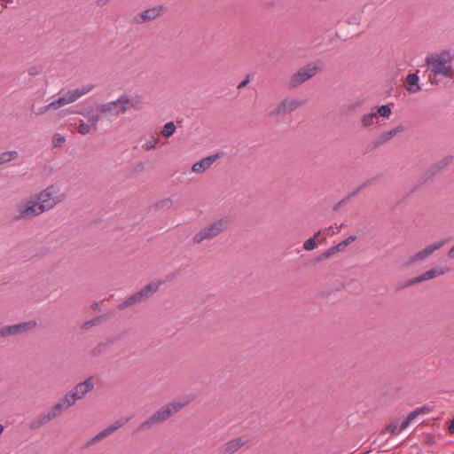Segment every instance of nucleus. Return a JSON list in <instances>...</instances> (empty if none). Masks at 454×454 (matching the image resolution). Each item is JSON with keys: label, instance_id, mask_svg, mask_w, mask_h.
Instances as JSON below:
<instances>
[{"label": "nucleus", "instance_id": "obj_31", "mask_svg": "<svg viewBox=\"0 0 454 454\" xmlns=\"http://www.w3.org/2000/svg\"><path fill=\"white\" fill-rule=\"evenodd\" d=\"M176 127L173 121L167 122L164 126L160 134L165 137H171L176 132Z\"/></svg>", "mask_w": 454, "mask_h": 454}, {"label": "nucleus", "instance_id": "obj_60", "mask_svg": "<svg viewBox=\"0 0 454 454\" xmlns=\"http://www.w3.org/2000/svg\"><path fill=\"white\" fill-rule=\"evenodd\" d=\"M411 422V421L409 419L405 418V419L402 422L400 426L399 431L405 429L410 425Z\"/></svg>", "mask_w": 454, "mask_h": 454}, {"label": "nucleus", "instance_id": "obj_29", "mask_svg": "<svg viewBox=\"0 0 454 454\" xmlns=\"http://www.w3.org/2000/svg\"><path fill=\"white\" fill-rule=\"evenodd\" d=\"M430 411L431 409L427 405H424L411 411L406 418L412 421L419 415L428 413Z\"/></svg>", "mask_w": 454, "mask_h": 454}, {"label": "nucleus", "instance_id": "obj_62", "mask_svg": "<svg viewBox=\"0 0 454 454\" xmlns=\"http://www.w3.org/2000/svg\"><path fill=\"white\" fill-rule=\"evenodd\" d=\"M449 431H450V433L454 434V417L452 418V419L450 422Z\"/></svg>", "mask_w": 454, "mask_h": 454}, {"label": "nucleus", "instance_id": "obj_55", "mask_svg": "<svg viewBox=\"0 0 454 454\" xmlns=\"http://www.w3.org/2000/svg\"><path fill=\"white\" fill-rule=\"evenodd\" d=\"M428 80H429L430 83L433 85H438L440 82V81L436 78V76H434V74H433L432 73H430V74L428 76Z\"/></svg>", "mask_w": 454, "mask_h": 454}, {"label": "nucleus", "instance_id": "obj_50", "mask_svg": "<svg viewBox=\"0 0 454 454\" xmlns=\"http://www.w3.org/2000/svg\"><path fill=\"white\" fill-rule=\"evenodd\" d=\"M348 201V198H343L342 200H340L339 202H337L333 207V211H338L341 207H343L344 205H346V203Z\"/></svg>", "mask_w": 454, "mask_h": 454}, {"label": "nucleus", "instance_id": "obj_45", "mask_svg": "<svg viewBox=\"0 0 454 454\" xmlns=\"http://www.w3.org/2000/svg\"><path fill=\"white\" fill-rule=\"evenodd\" d=\"M448 242H449V239H441V240H438L437 242L430 244V247H431L433 252H434V251L442 248Z\"/></svg>", "mask_w": 454, "mask_h": 454}, {"label": "nucleus", "instance_id": "obj_47", "mask_svg": "<svg viewBox=\"0 0 454 454\" xmlns=\"http://www.w3.org/2000/svg\"><path fill=\"white\" fill-rule=\"evenodd\" d=\"M421 283L419 276L408 279L400 288H405L416 284Z\"/></svg>", "mask_w": 454, "mask_h": 454}, {"label": "nucleus", "instance_id": "obj_22", "mask_svg": "<svg viewBox=\"0 0 454 454\" xmlns=\"http://www.w3.org/2000/svg\"><path fill=\"white\" fill-rule=\"evenodd\" d=\"M444 270L442 269L433 268L431 270H427L423 274L419 275L420 282L427 281L429 279H432L434 278H436L438 276H441L444 274Z\"/></svg>", "mask_w": 454, "mask_h": 454}, {"label": "nucleus", "instance_id": "obj_24", "mask_svg": "<svg viewBox=\"0 0 454 454\" xmlns=\"http://www.w3.org/2000/svg\"><path fill=\"white\" fill-rule=\"evenodd\" d=\"M106 319V315H100V316H97L95 317H93L92 319L90 320H88V321H85L81 325V329L82 330H88L90 329V327L92 326H95V325H100L101 323H103L105 320Z\"/></svg>", "mask_w": 454, "mask_h": 454}, {"label": "nucleus", "instance_id": "obj_11", "mask_svg": "<svg viewBox=\"0 0 454 454\" xmlns=\"http://www.w3.org/2000/svg\"><path fill=\"white\" fill-rule=\"evenodd\" d=\"M221 157L220 153H216L213 155L207 156L200 160V161L195 162L192 170L198 174L204 173L207 169H208L212 164Z\"/></svg>", "mask_w": 454, "mask_h": 454}, {"label": "nucleus", "instance_id": "obj_13", "mask_svg": "<svg viewBox=\"0 0 454 454\" xmlns=\"http://www.w3.org/2000/svg\"><path fill=\"white\" fill-rule=\"evenodd\" d=\"M94 85H88L82 89L68 90L63 97L67 99V104L76 101L82 96L87 94L93 89Z\"/></svg>", "mask_w": 454, "mask_h": 454}, {"label": "nucleus", "instance_id": "obj_27", "mask_svg": "<svg viewBox=\"0 0 454 454\" xmlns=\"http://www.w3.org/2000/svg\"><path fill=\"white\" fill-rule=\"evenodd\" d=\"M18 157L17 151H6L0 153V165L10 162Z\"/></svg>", "mask_w": 454, "mask_h": 454}, {"label": "nucleus", "instance_id": "obj_37", "mask_svg": "<svg viewBox=\"0 0 454 454\" xmlns=\"http://www.w3.org/2000/svg\"><path fill=\"white\" fill-rule=\"evenodd\" d=\"M333 255V254L331 251V249L329 248V249L325 250L324 253H322L321 254H319L318 256L315 257L312 262L314 263H317V262H323V261L332 257Z\"/></svg>", "mask_w": 454, "mask_h": 454}, {"label": "nucleus", "instance_id": "obj_6", "mask_svg": "<svg viewBox=\"0 0 454 454\" xmlns=\"http://www.w3.org/2000/svg\"><path fill=\"white\" fill-rule=\"evenodd\" d=\"M37 326L35 320L22 322L15 325L0 326V343L4 342L9 337H13L33 331Z\"/></svg>", "mask_w": 454, "mask_h": 454}, {"label": "nucleus", "instance_id": "obj_44", "mask_svg": "<svg viewBox=\"0 0 454 454\" xmlns=\"http://www.w3.org/2000/svg\"><path fill=\"white\" fill-rule=\"evenodd\" d=\"M386 432H389L392 434H397L400 431L397 429V426L395 424L391 423L381 431V434H385Z\"/></svg>", "mask_w": 454, "mask_h": 454}, {"label": "nucleus", "instance_id": "obj_30", "mask_svg": "<svg viewBox=\"0 0 454 454\" xmlns=\"http://www.w3.org/2000/svg\"><path fill=\"white\" fill-rule=\"evenodd\" d=\"M377 118V114L371 113L364 114L361 118V124L364 128H368L374 123V120Z\"/></svg>", "mask_w": 454, "mask_h": 454}, {"label": "nucleus", "instance_id": "obj_34", "mask_svg": "<svg viewBox=\"0 0 454 454\" xmlns=\"http://www.w3.org/2000/svg\"><path fill=\"white\" fill-rule=\"evenodd\" d=\"M157 424L153 420V419L150 416L147 419H145L144 422H142L138 427L137 430L139 431H147L150 430L153 427L156 426Z\"/></svg>", "mask_w": 454, "mask_h": 454}, {"label": "nucleus", "instance_id": "obj_52", "mask_svg": "<svg viewBox=\"0 0 454 454\" xmlns=\"http://www.w3.org/2000/svg\"><path fill=\"white\" fill-rule=\"evenodd\" d=\"M363 105V101L362 100H358V101H356L355 103L349 105L348 106V110L349 112H354L356 111L357 108H359L361 106Z\"/></svg>", "mask_w": 454, "mask_h": 454}, {"label": "nucleus", "instance_id": "obj_41", "mask_svg": "<svg viewBox=\"0 0 454 454\" xmlns=\"http://www.w3.org/2000/svg\"><path fill=\"white\" fill-rule=\"evenodd\" d=\"M90 128H91V126L90 125V123H86L82 121L77 127V131L81 135H87V134L90 133Z\"/></svg>", "mask_w": 454, "mask_h": 454}, {"label": "nucleus", "instance_id": "obj_10", "mask_svg": "<svg viewBox=\"0 0 454 454\" xmlns=\"http://www.w3.org/2000/svg\"><path fill=\"white\" fill-rule=\"evenodd\" d=\"M94 388V382L92 377H89L84 381L76 384L71 392L74 393V396L80 400L82 399L88 393L92 391Z\"/></svg>", "mask_w": 454, "mask_h": 454}, {"label": "nucleus", "instance_id": "obj_21", "mask_svg": "<svg viewBox=\"0 0 454 454\" xmlns=\"http://www.w3.org/2000/svg\"><path fill=\"white\" fill-rule=\"evenodd\" d=\"M437 172L434 168L431 165L419 178L417 185L415 188L425 184L428 180H431Z\"/></svg>", "mask_w": 454, "mask_h": 454}, {"label": "nucleus", "instance_id": "obj_16", "mask_svg": "<svg viewBox=\"0 0 454 454\" xmlns=\"http://www.w3.org/2000/svg\"><path fill=\"white\" fill-rule=\"evenodd\" d=\"M116 339L114 337L107 338L105 341L99 342L96 347L91 350V355L93 356H98L103 352H105L107 348H109L114 342Z\"/></svg>", "mask_w": 454, "mask_h": 454}, {"label": "nucleus", "instance_id": "obj_19", "mask_svg": "<svg viewBox=\"0 0 454 454\" xmlns=\"http://www.w3.org/2000/svg\"><path fill=\"white\" fill-rule=\"evenodd\" d=\"M124 425V422L121 420H117L114 424L110 425L106 428L100 431L98 434L101 438V440L106 438L111 435L117 429L121 428Z\"/></svg>", "mask_w": 454, "mask_h": 454}, {"label": "nucleus", "instance_id": "obj_61", "mask_svg": "<svg viewBox=\"0 0 454 454\" xmlns=\"http://www.w3.org/2000/svg\"><path fill=\"white\" fill-rule=\"evenodd\" d=\"M58 101H59V104L60 107L63 106L67 105V99H65V98L63 96L59 97L58 98Z\"/></svg>", "mask_w": 454, "mask_h": 454}, {"label": "nucleus", "instance_id": "obj_15", "mask_svg": "<svg viewBox=\"0 0 454 454\" xmlns=\"http://www.w3.org/2000/svg\"><path fill=\"white\" fill-rule=\"evenodd\" d=\"M405 89L410 93H417L421 90V87L419 84V76L417 73L409 74L405 79Z\"/></svg>", "mask_w": 454, "mask_h": 454}, {"label": "nucleus", "instance_id": "obj_49", "mask_svg": "<svg viewBox=\"0 0 454 454\" xmlns=\"http://www.w3.org/2000/svg\"><path fill=\"white\" fill-rule=\"evenodd\" d=\"M60 107L58 99L51 102L49 105L44 106V110H57Z\"/></svg>", "mask_w": 454, "mask_h": 454}, {"label": "nucleus", "instance_id": "obj_7", "mask_svg": "<svg viewBox=\"0 0 454 454\" xmlns=\"http://www.w3.org/2000/svg\"><path fill=\"white\" fill-rule=\"evenodd\" d=\"M319 72L320 68L317 65L309 63L292 74L288 82V86L292 89L297 88Z\"/></svg>", "mask_w": 454, "mask_h": 454}, {"label": "nucleus", "instance_id": "obj_40", "mask_svg": "<svg viewBox=\"0 0 454 454\" xmlns=\"http://www.w3.org/2000/svg\"><path fill=\"white\" fill-rule=\"evenodd\" d=\"M66 142V137L60 134H55L52 137V145L54 147H61Z\"/></svg>", "mask_w": 454, "mask_h": 454}, {"label": "nucleus", "instance_id": "obj_17", "mask_svg": "<svg viewBox=\"0 0 454 454\" xmlns=\"http://www.w3.org/2000/svg\"><path fill=\"white\" fill-rule=\"evenodd\" d=\"M389 141L390 138L388 137V135L384 131L367 145L366 150L369 152L373 151Z\"/></svg>", "mask_w": 454, "mask_h": 454}, {"label": "nucleus", "instance_id": "obj_51", "mask_svg": "<svg viewBox=\"0 0 454 454\" xmlns=\"http://www.w3.org/2000/svg\"><path fill=\"white\" fill-rule=\"evenodd\" d=\"M55 410H59V411L62 414L63 411H67L68 408L65 405V403H62L61 399L56 403L55 404Z\"/></svg>", "mask_w": 454, "mask_h": 454}, {"label": "nucleus", "instance_id": "obj_43", "mask_svg": "<svg viewBox=\"0 0 454 454\" xmlns=\"http://www.w3.org/2000/svg\"><path fill=\"white\" fill-rule=\"evenodd\" d=\"M316 247H317V243L315 241V239L309 238L307 240H305L304 243H303V248L306 251H311L314 248H316Z\"/></svg>", "mask_w": 454, "mask_h": 454}, {"label": "nucleus", "instance_id": "obj_12", "mask_svg": "<svg viewBox=\"0 0 454 454\" xmlns=\"http://www.w3.org/2000/svg\"><path fill=\"white\" fill-rule=\"evenodd\" d=\"M246 441L242 437H237L230 440L226 443L223 444L219 448L220 454H234L236 453L241 447L246 444Z\"/></svg>", "mask_w": 454, "mask_h": 454}, {"label": "nucleus", "instance_id": "obj_8", "mask_svg": "<svg viewBox=\"0 0 454 454\" xmlns=\"http://www.w3.org/2000/svg\"><path fill=\"white\" fill-rule=\"evenodd\" d=\"M58 192V187L55 185H50L46 189L41 191L38 193L33 195V197L40 202V205H45L47 211L54 207L56 204L60 202L62 199L55 196Z\"/></svg>", "mask_w": 454, "mask_h": 454}, {"label": "nucleus", "instance_id": "obj_54", "mask_svg": "<svg viewBox=\"0 0 454 454\" xmlns=\"http://www.w3.org/2000/svg\"><path fill=\"white\" fill-rule=\"evenodd\" d=\"M101 441V438L98 436V434H96L93 438H91L86 444H85V448H90V446H92L93 444H95L96 442Z\"/></svg>", "mask_w": 454, "mask_h": 454}, {"label": "nucleus", "instance_id": "obj_35", "mask_svg": "<svg viewBox=\"0 0 454 454\" xmlns=\"http://www.w3.org/2000/svg\"><path fill=\"white\" fill-rule=\"evenodd\" d=\"M450 162V158L446 157L442 159L441 160L432 164V166L434 168L435 171L438 173L442 169L445 168Z\"/></svg>", "mask_w": 454, "mask_h": 454}, {"label": "nucleus", "instance_id": "obj_36", "mask_svg": "<svg viewBox=\"0 0 454 454\" xmlns=\"http://www.w3.org/2000/svg\"><path fill=\"white\" fill-rule=\"evenodd\" d=\"M285 101H286V106L288 113H292L293 111L296 110L298 107H300L303 104V101H300V100H296V99H293L290 101H288L287 99H285Z\"/></svg>", "mask_w": 454, "mask_h": 454}, {"label": "nucleus", "instance_id": "obj_56", "mask_svg": "<svg viewBox=\"0 0 454 454\" xmlns=\"http://www.w3.org/2000/svg\"><path fill=\"white\" fill-rule=\"evenodd\" d=\"M250 82V77L249 75L247 76V78L245 80H243L242 82H240L238 85V89H243L245 88Z\"/></svg>", "mask_w": 454, "mask_h": 454}, {"label": "nucleus", "instance_id": "obj_33", "mask_svg": "<svg viewBox=\"0 0 454 454\" xmlns=\"http://www.w3.org/2000/svg\"><path fill=\"white\" fill-rule=\"evenodd\" d=\"M375 114H377V117L381 116L383 118H389L392 114V110L388 105H383L377 107V112Z\"/></svg>", "mask_w": 454, "mask_h": 454}, {"label": "nucleus", "instance_id": "obj_18", "mask_svg": "<svg viewBox=\"0 0 454 454\" xmlns=\"http://www.w3.org/2000/svg\"><path fill=\"white\" fill-rule=\"evenodd\" d=\"M51 419L48 417L47 413L41 414L39 417L35 418L28 424V427L30 430H36L41 427L48 424Z\"/></svg>", "mask_w": 454, "mask_h": 454}, {"label": "nucleus", "instance_id": "obj_57", "mask_svg": "<svg viewBox=\"0 0 454 454\" xmlns=\"http://www.w3.org/2000/svg\"><path fill=\"white\" fill-rule=\"evenodd\" d=\"M27 72H28V74H29V75H31V76H35V75H37V74H38V73H39V71H38V69H37V67H29V68H28V70H27Z\"/></svg>", "mask_w": 454, "mask_h": 454}, {"label": "nucleus", "instance_id": "obj_48", "mask_svg": "<svg viewBox=\"0 0 454 454\" xmlns=\"http://www.w3.org/2000/svg\"><path fill=\"white\" fill-rule=\"evenodd\" d=\"M48 417L52 420L61 415L59 410H55V405H53L51 410L47 412Z\"/></svg>", "mask_w": 454, "mask_h": 454}, {"label": "nucleus", "instance_id": "obj_32", "mask_svg": "<svg viewBox=\"0 0 454 454\" xmlns=\"http://www.w3.org/2000/svg\"><path fill=\"white\" fill-rule=\"evenodd\" d=\"M77 400H78V399L74 396V393H72V392H71V390H70V391H68V392L64 395V397H63V398H61L62 403H65V405H66L67 408H69V407L73 406V405L76 403V401H77Z\"/></svg>", "mask_w": 454, "mask_h": 454}, {"label": "nucleus", "instance_id": "obj_26", "mask_svg": "<svg viewBox=\"0 0 454 454\" xmlns=\"http://www.w3.org/2000/svg\"><path fill=\"white\" fill-rule=\"evenodd\" d=\"M286 114H288V112L286 106V101L284 99L278 105V106L274 110L269 112L268 115L270 117H277L279 115H284Z\"/></svg>", "mask_w": 454, "mask_h": 454}, {"label": "nucleus", "instance_id": "obj_38", "mask_svg": "<svg viewBox=\"0 0 454 454\" xmlns=\"http://www.w3.org/2000/svg\"><path fill=\"white\" fill-rule=\"evenodd\" d=\"M333 255V254L331 251V249L329 248V249L325 250L324 253H322L321 254H319L318 256L315 257L312 262L314 263H317V262H323V261L332 257Z\"/></svg>", "mask_w": 454, "mask_h": 454}, {"label": "nucleus", "instance_id": "obj_53", "mask_svg": "<svg viewBox=\"0 0 454 454\" xmlns=\"http://www.w3.org/2000/svg\"><path fill=\"white\" fill-rule=\"evenodd\" d=\"M375 181H376V177L369 178V179H366L365 181H364L359 186L363 190V189L368 187L369 185L372 184Z\"/></svg>", "mask_w": 454, "mask_h": 454}, {"label": "nucleus", "instance_id": "obj_63", "mask_svg": "<svg viewBox=\"0 0 454 454\" xmlns=\"http://www.w3.org/2000/svg\"><path fill=\"white\" fill-rule=\"evenodd\" d=\"M448 256L451 259H454V246L449 250Z\"/></svg>", "mask_w": 454, "mask_h": 454}, {"label": "nucleus", "instance_id": "obj_5", "mask_svg": "<svg viewBox=\"0 0 454 454\" xmlns=\"http://www.w3.org/2000/svg\"><path fill=\"white\" fill-rule=\"evenodd\" d=\"M47 207L43 204L40 205V202L31 196L26 200L23 205L19 207L18 214L13 219L15 221L31 219L47 211Z\"/></svg>", "mask_w": 454, "mask_h": 454}, {"label": "nucleus", "instance_id": "obj_23", "mask_svg": "<svg viewBox=\"0 0 454 454\" xmlns=\"http://www.w3.org/2000/svg\"><path fill=\"white\" fill-rule=\"evenodd\" d=\"M356 239V236L351 235V236L348 237L346 239H344L341 242H340L339 244H337L336 246L330 247V249L333 252V254H335L338 252L343 251L347 246L351 244Z\"/></svg>", "mask_w": 454, "mask_h": 454}, {"label": "nucleus", "instance_id": "obj_9", "mask_svg": "<svg viewBox=\"0 0 454 454\" xmlns=\"http://www.w3.org/2000/svg\"><path fill=\"white\" fill-rule=\"evenodd\" d=\"M163 9H164V6H162V5L146 9V10L143 11L142 12L137 14L132 19L131 22H132V24L141 25V24H145V23L153 21L161 15Z\"/></svg>", "mask_w": 454, "mask_h": 454}, {"label": "nucleus", "instance_id": "obj_20", "mask_svg": "<svg viewBox=\"0 0 454 454\" xmlns=\"http://www.w3.org/2000/svg\"><path fill=\"white\" fill-rule=\"evenodd\" d=\"M433 250L430 245L427 246L424 249L416 253L413 256L410 258V263H413L415 262L423 261L429 255L433 254Z\"/></svg>", "mask_w": 454, "mask_h": 454}, {"label": "nucleus", "instance_id": "obj_39", "mask_svg": "<svg viewBox=\"0 0 454 454\" xmlns=\"http://www.w3.org/2000/svg\"><path fill=\"white\" fill-rule=\"evenodd\" d=\"M156 417L158 418L160 423H162L169 419L168 413L165 410L164 406L161 407L160 410L154 412Z\"/></svg>", "mask_w": 454, "mask_h": 454}, {"label": "nucleus", "instance_id": "obj_2", "mask_svg": "<svg viewBox=\"0 0 454 454\" xmlns=\"http://www.w3.org/2000/svg\"><path fill=\"white\" fill-rule=\"evenodd\" d=\"M229 219L222 217L202 228L192 237V243L199 245L204 240H211L228 229Z\"/></svg>", "mask_w": 454, "mask_h": 454}, {"label": "nucleus", "instance_id": "obj_25", "mask_svg": "<svg viewBox=\"0 0 454 454\" xmlns=\"http://www.w3.org/2000/svg\"><path fill=\"white\" fill-rule=\"evenodd\" d=\"M185 403H179V402H172L168 403L166 406H164L165 410L168 413V417L170 418L173 414L177 413L180 411L184 407Z\"/></svg>", "mask_w": 454, "mask_h": 454}, {"label": "nucleus", "instance_id": "obj_64", "mask_svg": "<svg viewBox=\"0 0 454 454\" xmlns=\"http://www.w3.org/2000/svg\"><path fill=\"white\" fill-rule=\"evenodd\" d=\"M91 309H94V310H99V309H100L99 303H98V302H95V303L91 306Z\"/></svg>", "mask_w": 454, "mask_h": 454}, {"label": "nucleus", "instance_id": "obj_58", "mask_svg": "<svg viewBox=\"0 0 454 454\" xmlns=\"http://www.w3.org/2000/svg\"><path fill=\"white\" fill-rule=\"evenodd\" d=\"M31 110H32V112L35 113L37 115L43 114L44 113H46L48 111V110H44V106L39 108L38 110H35V106H32Z\"/></svg>", "mask_w": 454, "mask_h": 454}, {"label": "nucleus", "instance_id": "obj_1", "mask_svg": "<svg viewBox=\"0 0 454 454\" xmlns=\"http://www.w3.org/2000/svg\"><path fill=\"white\" fill-rule=\"evenodd\" d=\"M450 54L448 51H443L440 54L431 55L426 59V64L430 73L437 76L442 74L445 77H453V70L447 64L450 62Z\"/></svg>", "mask_w": 454, "mask_h": 454}, {"label": "nucleus", "instance_id": "obj_4", "mask_svg": "<svg viewBox=\"0 0 454 454\" xmlns=\"http://www.w3.org/2000/svg\"><path fill=\"white\" fill-rule=\"evenodd\" d=\"M130 106L137 108L128 96L122 95L116 100L98 105L95 110L102 114L117 116L126 113Z\"/></svg>", "mask_w": 454, "mask_h": 454}, {"label": "nucleus", "instance_id": "obj_3", "mask_svg": "<svg viewBox=\"0 0 454 454\" xmlns=\"http://www.w3.org/2000/svg\"><path fill=\"white\" fill-rule=\"evenodd\" d=\"M160 282L152 281L139 291L134 293L126 298L123 301L118 304L117 309L119 310H124L133 305L144 302L151 298L160 288Z\"/></svg>", "mask_w": 454, "mask_h": 454}, {"label": "nucleus", "instance_id": "obj_14", "mask_svg": "<svg viewBox=\"0 0 454 454\" xmlns=\"http://www.w3.org/2000/svg\"><path fill=\"white\" fill-rule=\"evenodd\" d=\"M80 114L83 115L88 119V122L91 127L97 128L98 122L102 118V114L96 112L93 107L84 108L82 111L78 112Z\"/></svg>", "mask_w": 454, "mask_h": 454}, {"label": "nucleus", "instance_id": "obj_59", "mask_svg": "<svg viewBox=\"0 0 454 454\" xmlns=\"http://www.w3.org/2000/svg\"><path fill=\"white\" fill-rule=\"evenodd\" d=\"M362 191V189L360 188V186H358L356 190H354L353 192H351L348 196H346L345 198H348V200L356 196L358 194V192Z\"/></svg>", "mask_w": 454, "mask_h": 454}, {"label": "nucleus", "instance_id": "obj_46", "mask_svg": "<svg viewBox=\"0 0 454 454\" xmlns=\"http://www.w3.org/2000/svg\"><path fill=\"white\" fill-rule=\"evenodd\" d=\"M159 142V139L157 138H153L152 140H148L144 145L143 147L149 151V150H152V149H154L156 146H157V144Z\"/></svg>", "mask_w": 454, "mask_h": 454}, {"label": "nucleus", "instance_id": "obj_42", "mask_svg": "<svg viewBox=\"0 0 454 454\" xmlns=\"http://www.w3.org/2000/svg\"><path fill=\"white\" fill-rule=\"evenodd\" d=\"M404 130V127L403 125H398L395 129L386 131L388 135L390 140L395 137L398 133H401Z\"/></svg>", "mask_w": 454, "mask_h": 454}, {"label": "nucleus", "instance_id": "obj_28", "mask_svg": "<svg viewBox=\"0 0 454 454\" xmlns=\"http://www.w3.org/2000/svg\"><path fill=\"white\" fill-rule=\"evenodd\" d=\"M173 206V200L170 198L160 200L154 203L153 207L155 210L169 209Z\"/></svg>", "mask_w": 454, "mask_h": 454}]
</instances>
